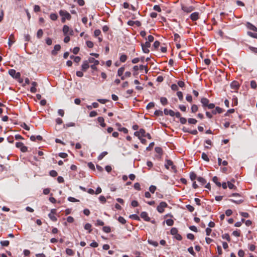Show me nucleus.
Listing matches in <instances>:
<instances>
[{
	"label": "nucleus",
	"mask_w": 257,
	"mask_h": 257,
	"mask_svg": "<svg viewBox=\"0 0 257 257\" xmlns=\"http://www.w3.org/2000/svg\"><path fill=\"white\" fill-rule=\"evenodd\" d=\"M60 16L62 17L61 22L64 23L66 20H70L71 19V16L70 14L66 10H61L59 12Z\"/></svg>",
	"instance_id": "1"
},
{
	"label": "nucleus",
	"mask_w": 257,
	"mask_h": 257,
	"mask_svg": "<svg viewBox=\"0 0 257 257\" xmlns=\"http://www.w3.org/2000/svg\"><path fill=\"white\" fill-rule=\"evenodd\" d=\"M165 166L167 169H169V167H171L172 170L174 172L177 171L176 166L173 165V162L170 160H167L166 161Z\"/></svg>",
	"instance_id": "2"
},
{
	"label": "nucleus",
	"mask_w": 257,
	"mask_h": 257,
	"mask_svg": "<svg viewBox=\"0 0 257 257\" xmlns=\"http://www.w3.org/2000/svg\"><path fill=\"white\" fill-rule=\"evenodd\" d=\"M171 89L174 91L177 92V96H183L181 90L179 88L176 84H173L171 86Z\"/></svg>",
	"instance_id": "3"
},
{
	"label": "nucleus",
	"mask_w": 257,
	"mask_h": 257,
	"mask_svg": "<svg viewBox=\"0 0 257 257\" xmlns=\"http://www.w3.org/2000/svg\"><path fill=\"white\" fill-rule=\"evenodd\" d=\"M168 206L167 204L164 201L160 202V204L157 206V210L159 213H163L164 209Z\"/></svg>",
	"instance_id": "4"
},
{
	"label": "nucleus",
	"mask_w": 257,
	"mask_h": 257,
	"mask_svg": "<svg viewBox=\"0 0 257 257\" xmlns=\"http://www.w3.org/2000/svg\"><path fill=\"white\" fill-rule=\"evenodd\" d=\"M8 73L10 76L16 79L17 78H20V77L21 76L20 73L16 72L15 69H10Z\"/></svg>",
	"instance_id": "5"
},
{
	"label": "nucleus",
	"mask_w": 257,
	"mask_h": 257,
	"mask_svg": "<svg viewBox=\"0 0 257 257\" xmlns=\"http://www.w3.org/2000/svg\"><path fill=\"white\" fill-rule=\"evenodd\" d=\"M142 50L145 53H149L150 50L149 48L151 46V44L149 43V42H146L145 44H141Z\"/></svg>",
	"instance_id": "6"
},
{
	"label": "nucleus",
	"mask_w": 257,
	"mask_h": 257,
	"mask_svg": "<svg viewBox=\"0 0 257 257\" xmlns=\"http://www.w3.org/2000/svg\"><path fill=\"white\" fill-rule=\"evenodd\" d=\"M63 33L65 35H73V31L72 29H70L67 25H64L63 27Z\"/></svg>",
	"instance_id": "7"
},
{
	"label": "nucleus",
	"mask_w": 257,
	"mask_h": 257,
	"mask_svg": "<svg viewBox=\"0 0 257 257\" xmlns=\"http://www.w3.org/2000/svg\"><path fill=\"white\" fill-rule=\"evenodd\" d=\"M182 10L186 13H189L195 10V8L192 6H184L182 5L181 7Z\"/></svg>",
	"instance_id": "8"
},
{
	"label": "nucleus",
	"mask_w": 257,
	"mask_h": 257,
	"mask_svg": "<svg viewBox=\"0 0 257 257\" xmlns=\"http://www.w3.org/2000/svg\"><path fill=\"white\" fill-rule=\"evenodd\" d=\"M239 83L236 81H233L230 84V87L232 91L236 92L239 87Z\"/></svg>",
	"instance_id": "9"
},
{
	"label": "nucleus",
	"mask_w": 257,
	"mask_h": 257,
	"mask_svg": "<svg viewBox=\"0 0 257 257\" xmlns=\"http://www.w3.org/2000/svg\"><path fill=\"white\" fill-rule=\"evenodd\" d=\"M146 134V131L143 128H141L139 131H137L134 133V135L137 137L138 138H140V137H144Z\"/></svg>",
	"instance_id": "10"
},
{
	"label": "nucleus",
	"mask_w": 257,
	"mask_h": 257,
	"mask_svg": "<svg viewBox=\"0 0 257 257\" xmlns=\"http://www.w3.org/2000/svg\"><path fill=\"white\" fill-rule=\"evenodd\" d=\"M190 18L193 21L197 20L199 19V13L194 12L192 13L190 16Z\"/></svg>",
	"instance_id": "11"
},
{
	"label": "nucleus",
	"mask_w": 257,
	"mask_h": 257,
	"mask_svg": "<svg viewBox=\"0 0 257 257\" xmlns=\"http://www.w3.org/2000/svg\"><path fill=\"white\" fill-rule=\"evenodd\" d=\"M15 36L14 35L12 34L9 38V41H8V45L10 47L11 46L15 43Z\"/></svg>",
	"instance_id": "12"
},
{
	"label": "nucleus",
	"mask_w": 257,
	"mask_h": 257,
	"mask_svg": "<svg viewBox=\"0 0 257 257\" xmlns=\"http://www.w3.org/2000/svg\"><path fill=\"white\" fill-rule=\"evenodd\" d=\"M61 49V46L59 44L55 45L54 49L52 51L51 53L53 55H56L57 52Z\"/></svg>",
	"instance_id": "13"
},
{
	"label": "nucleus",
	"mask_w": 257,
	"mask_h": 257,
	"mask_svg": "<svg viewBox=\"0 0 257 257\" xmlns=\"http://www.w3.org/2000/svg\"><path fill=\"white\" fill-rule=\"evenodd\" d=\"M141 217L146 221H150V218L148 216L147 212L144 211L141 213Z\"/></svg>",
	"instance_id": "14"
},
{
	"label": "nucleus",
	"mask_w": 257,
	"mask_h": 257,
	"mask_svg": "<svg viewBox=\"0 0 257 257\" xmlns=\"http://www.w3.org/2000/svg\"><path fill=\"white\" fill-rule=\"evenodd\" d=\"M89 67V63L87 61H85L83 62L81 66L82 70L83 71H86Z\"/></svg>",
	"instance_id": "15"
},
{
	"label": "nucleus",
	"mask_w": 257,
	"mask_h": 257,
	"mask_svg": "<svg viewBox=\"0 0 257 257\" xmlns=\"http://www.w3.org/2000/svg\"><path fill=\"white\" fill-rule=\"evenodd\" d=\"M164 113L165 115H169L171 116H175V112L171 109L165 108L164 110Z\"/></svg>",
	"instance_id": "16"
},
{
	"label": "nucleus",
	"mask_w": 257,
	"mask_h": 257,
	"mask_svg": "<svg viewBox=\"0 0 257 257\" xmlns=\"http://www.w3.org/2000/svg\"><path fill=\"white\" fill-rule=\"evenodd\" d=\"M31 98H32L33 97H30ZM34 99V100L36 102H37L39 100H40V103L42 106H44L46 104V100L45 99H42L40 100V98L41 97H33Z\"/></svg>",
	"instance_id": "17"
},
{
	"label": "nucleus",
	"mask_w": 257,
	"mask_h": 257,
	"mask_svg": "<svg viewBox=\"0 0 257 257\" xmlns=\"http://www.w3.org/2000/svg\"><path fill=\"white\" fill-rule=\"evenodd\" d=\"M223 111H224V110L222 108H221L218 106H217L215 107V109H214L212 111V113L213 114H216L217 113H221L223 112Z\"/></svg>",
	"instance_id": "18"
},
{
	"label": "nucleus",
	"mask_w": 257,
	"mask_h": 257,
	"mask_svg": "<svg viewBox=\"0 0 257 257\" xmlns=\"http://www.w3.org/2000/svg\"><path fill=\"white\" fill-rule=\"evenodd\" d=\"M37 86V83L36 82H33L32 83V87L30 88V91L32 93H35L37 91L36 87Z\"/></svg>",
	"instance_id": "19"
},
{
	"label": "nucleus",
	"mask_w": 257,
	"mask_h": 257,
	"mask_svg": "<svg viewBox=\"0 0 257 257\" xmlns=\"http://www.w3.org/2000/svg\"><path fill=\"white\" fill-rule=\"evenodd\" d=\"M246 26L248 29H249L250 30L257 32V28L252 24H251L250 23H247L246 24Z\"/></svg>",
	"instance_id": "20"
},
{
	"label": "nucleus",
	"mask_w": 257,
	"mask_h": 257,
	"mask_svg": "<svg viewBox=\"0 0 257 257\" xmlns=\"http://www.w3.org/2000/svg\"><path fill=\"white\" fill-rule=\"evenodd\" d=\"M97 120L98 122L100 123V125L102 127H105L106 125V124L104 123V118L102 117H98L97 118Z\"/></svg>",
	"instance_id": "21"
},
{
	"label": "nucleus",
	"mask_w": 257,
	"mask_h": 257,
	"mask_svg": "<svg viewBox=\"0 0 257 257\" xmlns=\"http://www.w3.org/2000/svg\"><path fill=\"white\" fill-rule=\"evenodd\" d=\"M125 70V68L124 66L119 68L117 71V75L118 76L121 77L123 76V73H124Z\"/></svg>",
	"instance_id": "22"
},
{
	"label": "nucleus",
	"mask_w": 257,
	"mask_h": 257,
	"mask_svg": "<svg viewBox=\"0 0 257 257\" xmlns=\"http://www.w3.org/2000/svg\"><path fill=\"white\" fill-rule=\"evenodd\" d=\"M87 61L88 62V63H93V64H95V65L99 64V61L97 60H95L94 58H93L92 57H90L88 59V60Z\"/></svg>",
	"instance_id": "23"
},
{
	"label": "nucleus",
	"mask_w": 257,
	"mask_h": 257,
	"mask_svg": "<svg viewBox=\"0 0 257 257\" xmlns=\"http://www.w3.org/2000/svg\"><path fill=\"white\" fill-rule=\"evenodd\" d=\"M179 87V88L180 89V90H183V87L185 86V83L184 81H178L177 82V84H176Z\"/></svg>",
	"instance_id": "24"
},
{
	"label": "nucleus",
	"mask_w": 257,
	"mask_h": 257,
	"mask_svg": "<svg viewBox=\"0 0 257 257\" xmlns=\"http://www.w3.org/2000/svg\"><path fill=\"white\" fill-rule=\"evenodd\" d=\"M201 102L202 103L203 106H207L209 103V100L207 99L206 97H203L201 99Z\"/></svg>",
	"instance_id": "25"
},
{
	"label": "nucleus",
	"mask_w": 257,
	"mask_h": 257,
	"mask_svg": "<svg viewBox=\"0 0 257 257\" xmlns=\"http://www.w3.org/2000/svg\"><path fill=\"white\" fill-rule=\"evenodd\" d=\"M212 181L218 187H220L221 186V183L218 181V178L216 176L213 177Z\"/></svg>",
	"instance_id": "26"
},
{
	"label": "nucleus",
	"mask_w": 257,
	"mask_h": 257,
	"mask_svg": "<svg viewBox=\"0 0 257 257\" xmlns=\"http://www.w3.org/2000/svg\"><path fill=\"white\" fill-rule=\"evenodd\" d=\"M91 224L89 223H86L85 225H84V228L86 230H88V232L89 233L91 232L92 229H91Z\"/></svg>",
	"instance_id": "27"
},
{
	"label": "nucleus",
	"mask_w": 257,
	"mask_h": 257,
	"mask_svg": "<svg viewBox=\"0 0 257 257\" xmlns=\"http://www.w3.org/2000/svg\"><path fill=\"white\" fill-rule=\"evenodd\" d=\"M127 56L125 54H122L119 58L120 61L121 62H125L127 60Z\"/></svg>",
	"instance_id": "28"
},
{
	"label": "nucleus",
	"mask_w": 257,
	"mask_h": 257,
	"mask_svg": "<svg viewBox=\"0 0 257 257\" xmlns=\"http://www.w3.org/2000/svg\"><path fill=\"white\" fill-rule=\"evenodd\" d=\"M197 181L200 183V184L203 185H204V184L206 183V180L202 177H199L197 178Z\"/></svg>",
	"instance_id": "29"
},
{
	"label": "nucleus",
	"mask_w": 257,
	"mask_h": 257,
	"mask_svg": "<svg viewBox=\"0 0 257 257\" xmlns=\"http://www.w3.org/2000/svg\"><path fill=\"white\" fill-rule=\"evenodd\" d=\"M43 35V31L42 29H39L37 33V37L38 39H41Z\"/></svg>",
	"instance_id": "30"
},
{
	"label": "nucleus",
	"mask_w": 257,
	"mask_h": 257,
	"mask_svg": "<svg viewBox=\"0 0 257 257\" xmlns=\"http://www.w3.org/2000/svg\"><path fill=\"white\" fill-rule=\"evenodd\" d=\"M221 236L223 239H226L228 241H230V237L229 234L225 233V234H222Z\"/></svg>",
	"instance_id": "31"
},
{
	"label": "nucleus",
	"mask_w": 257,
	"mask_h": 257,
	"mask_svg": "<svg viewBox=\"0 0 257 257\" xmlns=\"http://www.w3.org/2000/svg\"><path fill=\"white\" fill-rule=\"evenodd\" d=\"M131 76V73L129 71H126L124 73V75L121 76V79L122 80H124L126 78L130 77Z\"/></svg>",
	"instance_id": "32"
},
{
	"label": "nucleus",
	"mask_w": 257,
	"mask_h": 257,
	"mask_svg": "<svg viewBox=\"0 0 257 257\" xmlns=\"http://www.w3.org/2000/svg\"><path fill=\"white\" fill-rule=\"evenodd\" d=\"M71 59H74V61L76 63H78L81 60V58L79 56H70Z\"/></svg>",
	"instance_id": "33"
},
{
	"label": "nucleus",
	"mask_w": 257,
	"mask_h": 257,
	"mask_svg": "<svg viewBox=\"0 0 257 257\" xmlns=\"http://www.w3.org/2000/svg\"><path fill=\"white\" fill-rule=\"evenodd\" d=\"M66 253L67 254L70 256H72L74 254L73 250L70 248H67L66 249Z\"/></svg>",
	"instance_id": "34"
},
{
	"label": "nucleus",
	"mask_w": 257,
	"mask_h": 257,
	"mask_svg": "<svg viewBox=\"0 0 257 257\" xmlns=\"http://www.w3.org/2000/svg\"><path fill=\"white\" fill-rule=\"evenodd\" d=\"M190 178L192 181H194L197 178L196 174L194 172H191L190 173Z\"/></svg>",
	"instance_id": "35"
},
{
	"label": "nucleus",
	"mask_w": 257,
	"mask_h": 257,
	"mask_svg": "<svg viewBox=\"0 0 257 257\" xmlns=\"http://www.w3.org/2000/svg\"><path fill=\"white\" fill-rule=\"evenodd\" d=\"M201 158L202 159L205 161H207V162H209V159L207 156V155L205 153H203L201 155Z\"/></svg>",
	"instance_id": "36"
},
{
	"label": "nucleus",
	"mask_w": 257,
	"mask_h": 257,
	"mask_svg": "<svg viewBox=\"0 0 257 257\" xmlns=\"http://www.w3.org/2000/svg\"><path fill=\"white\" fill-rule=\"evenodd\" d=\"M50 19L53 21H56L58 18V16L56 14L53 13L51 14L50 16Z\"/></svg>",
	"instance_id": "37"
},
{
	"label": "nucleus",
	"mask_w": 257,
	"mask_h": 257,
	"mask_svg": "<svg viewBox=\"0 0 257 257\" xmlns=\"http://www.w3.org/2000/svg\"><path fill=\"white\" fill-rule=\"evenodd\" d=\"M107 154V152H102L98 157V159L99 160H101L102 159V158Z\"/></svg>",
	"instance_id": "38"
},
{
	"label": "nucleus",
	"mask_w": 257,
	"mask_h": 257,
	"mask_svg": "<svg viewBox=\"0 0 257 257\" xmlns=\"http://www.w3.org/2000/svg\"><path fill=\"white\" fill-rule=\"evenodd\" d=\"M148 242L150 244L153 245L154 246H157L158 245V243L157 241L148 239Z\"/></svg>",
	"instance_id": "39"
},
{
	"label": "nucleus",
	"mask_w": 257,
	"mask_h": 257,
	"mask_svg": "<svg viewBox=\"0 0 257 257\" xmlns=\"http://www.w3.org/2000/svg\"><path fill=\"white\" fill-rule=\"evenodd\" d=\"M154 114L156 116H163V112L160 110H156L154 112Z\"/></svg>",
	"instance_id": "40"
},
{
	"label": "nucleus",
	"mask_w": 257,
	"mask_h": 257,
	"mask_svg": "<svg viewBox=\"0 0 257 257\" xmlns=\"http://www.w3.org/2000/svg\"><path fill=\"white\" fill-rule=\"evenodd\" d=\"M48 216H49V217L50 218V219L51 220H52L53 221H57V219L56 217L54 215V214L49 213Z\"/></svg>",
	"instance_id": "41"
},
{
	"label": "nucleus",
	"mask_w": 257,
	"mask_h": 257,
	"mask_svg": "<svg viewBox=\"0 0 257 257\" xmlns=\"http://www.w3.org/2000/svg\"><path fill=\"white\" fill-rule=\"evenodd\" d=\"M250 86L253 89H255L257 87V83L255 81L251 80L250 82Z\"/></svg>",
	"instance_id": "42"
},
{
	"label": "nucleus",
	"mask_w": 257,
	"mask_h": 257,
	"mask_svg": "<svg viewBox=\"0 0 257 257\" xmlns=\"http://www.w3.org/2000/svg\"><path fill=\"white\" fill-rule=\"evenodd\" d=\"M118 221L121 224H124L126 222L125 219L122 216H119L118 218Z\"/></svg>",
	"instance_id": "43"
},
{
	"label": "nucleus",
	"mask_w": 257,
	"mask_h": 257,
	"mask_svg": "<svg viewBox=\"0 0 257 257\" xmlns=\"http://www.w3.org/2000/svg\"><path fill=\"white\" fill-rule=\"evenodd\" d=\"M139 69L141 70L145 69V73H148V69L147 66H144L143 65H140V66H139Z\"/></svg>",
	"instance_id": "44"
},
{
	"label": "nucleus",
	"mask_w": 257,
	"mask_h": 257,
	"mask_svg": "<svg viewBox=\"0 0 257 257\" xmlns=\"http://www.w3.org/2000/svg\"><path fill=\"white\" fill-rule=\"evenodd\" d=\"M102 230L106 233H109L111 231V228L109 226H104Z\"/></svg>",
	"instance_id": "45"
},
{
	"label": "nucleus",
	"mask_w": 257,
	"mask_h": 257,
	"mask_svg": "<svg viewBox=\"0 0 257 257\" xmlns=\"http://www.w3.org/2000/svg\"><path fill=\"white\" fill-rule=\"evenodd\" d=\"M227 186L230 189H235L236 187L230 182H227Z\"/></svg>",
	"instance_id": "46"
},
{
	"label": "nucleus",
	"mask_w": 257,
	"mask_h": 257,
	"mask_svg": "<svg viewBox=\"0 0 257 257\" xmlns=\"http://www.w3.org/2000/svg\"><path fill=\"white\" fill-rule=\"evenodd\" d=\"M166 222L168 226H172L174 224V221L171 219L166 220Z\"/></svg>",
	"instance_id": "47"
},
{
	"label": "nucleus",
	"mask_w": 257,
	"mask_h": 257,
	"mask_svg": "<svg viewBox=\"0 0 257 257\" xmlns=\"http://www.w3.org/2000/svg\"><path fill=\"white\" fill-rule=\"evenodd\" d=\"M161 102L163 105H166L167 104L166 97H161Z\"/></svg>",
	"instance_id": "48"
},
{
	"label": "nucleus",
	"mask_w": 257,
	"mask_h": 257,
	"mask_svg": "<svg viewBox=\"0 0 257 257\" xmlns=\"http://www.w3.org/2000/svg\"><path fill=\"white\" fill-rule=\"evenodd\" d=\"M1 244L4 246H7L9 244V241L8 240H3L1 241Z\"/></svg>",
	"instance_id": "49"
},
{
	"label": "nucleus",
	"mask_w": 257,
	"mask_h": 257,
	"mask_svg": "<svg viewBox=\"0 0 257 257\" xmlns=\"http://www.w3.org/2000/svg\"><path fill=\"white\" fill-rule=\"evenodd\" d=\"M186 207L188 209V210L191 212H193L194 210V208L191 205H187L186 206Z\"/></svg>",
	"instance_id": "50"
},
{
	"label": "nucleus",
	"mask_w": 257,
	"mask_h": 257,
	"mask_svg": "<svg viewBox=\"0 0 257 257\" xmlns=\"http://www.w3.org/2000/svg\"><path fill=\"white\" fill-rule=\"evenodd\" d=\"M171 233L172 235H176L178 233V230L176 228L173 227L171 229Z\"/></svg>",
	"instance_id": "51"
},
{
	"label": "nucleus",
	"mask_w": 257,
	"mask_h": 257,
	"mask_svg": "<svg viewBox=\"0 0 257 257\" xmlns=\"http://www.w3.org/2000/svg\"><path fill=\"white\" fill-rule=\"evenodd\" d=\"M156 190V187L155 186L151 185L149 187V190L152 193H154Z\"/></svg>",
	"instance_id": "52"
},
{
	"label": "nucleus",
	"mask_w": 257,
	"mask_h": 257,
	"mask_svg": "<svg viewBox=\"0 0 257 257\" xmlns=\"http://www.w3.org/2000/svg\"><path fill=\"white\" fill-rule=\"evenodd\" d=\"M198 110V107L196 105L193 104L191 107V111L192 112H195Z\"/></svg>",
	"instance_id": "53"
},
{
	"label": "nucleus",
	"mask_w": 257,
	"mask_h": 257,
	"mask_svg": "<svg viewBox=\"0 0 257 257\" xmlns=\"http://www.w3.org/2000/svg\"><path fill=\"white\" fill-rule=\"evenodd\" d=\"M46 43L49 46L51 45L52 44V40L50 38H47L46 39Z\"/></svg>",
	"instance_id": "54"
},
{
	"label": "nucleus",
	"mask_w": 257,
	"mask_h": 257,
	"mask_svg": "<svg viewBox=\"0 0 257 257\" xmlns=\"http://www.w3.org/2000/svg\"><path fill=\"white\" fill-rule=\"evenodd\" d=\"M99 200L102 203H105L106 202V198L103 196H100L99 197Z\"/></svg>",
	"instance_id": "55"
},
{
	"label": "nucleus",
	"mask_w": 257,
	"mask_h": 257,
	"mask_svg": "<svg viewBox=\"0 0 257 257\" xmlns=\"http://www.w3.org/2000/svg\"><path fill=\"white\" fill-rule=\"evenodd\" d=\"M74 126H75V123L72 122L66 123L64 125V127H68Z\"/></svg>",
	"instance_id": "56"
},
{
	"label": "nucleus",
	"mask_w": 257,
	"mask_h": 257,
	"mask_svg": "<svg viewBox=\"0 0 257 257\" xmlns=\"http://www.w3.org/2000/svg\"><path fill=\"white\" fill-rule=\"evenodd\" d=\"M130 217L131 218H132V219H135V220H140V217L136 214H132V215H131L130 216Z\"/></svg>",
	"instance_id": "57"
},
{
	"label": "nucleus",
	"mask_w": 257,
	"mask_h": 257,
	"mask_svg": "<svg viewBox=\"0 0 257 257\" xmlns=\"http://www.w3.org/2000/svg\"><path fill=\"white\" fill-rule=\"evenodd\" d=\"M86 45H87V46L90 48H92L93 47V43L92 42H91L90 41H87L86 42Z\"/></svg>",
	"instance_id": "58"
},
{
	"label": "nucleus",
	"mask_w": 257,
	"mask_h": 257,
	"mask_svg": "<svg viewBox=\"0 0 257 257\" xmlns=\"http://www.w3.org/2000/svg\"><path fill=\"white\" fill-rule=\"evenodd\" d=\"M188 122L190 124H195L197 122V120L194 118H189Z\"/></svg>",
	"instance_id": "59"
},
{
	"label": "nucleus",
	"mask_w": 257,
	"mask_h": 257,
	"mask_svg": "<svg viewBox=\"0 0 257 257\" xmlns=\"http://www.w3.org/2000/svg\"><path fill=\"white\" fill-rule=\"evenodd\" d=\"M68 200L70 201V202H77V201H79L78 200L76 199V198H74V197H69L68 198Z\"/></svg>",
	"instance_id": "60"
},
{
	"label": "nucleus",
	"mask_w": 257,
	"mask_h": 257,
	"mask_svg": "<svg viewBox=\"0 0 257 257\" xmlns=\"http://www.w3.org/2000/svg\"><path fill=\"white\" fill-rule=\"evenodd\" d=\"M153 9L158 12H160L161 11V9L159 5H155L153 7Z\"/></svg>",
	"instance_id": "61"
},
{
	"label": "nucleus",
	"mask_w": 257,
	"mask_h": 257,
	"mask_svg": "<svg viewBox=\"0 0 257 257\" xmlns=\"http://www.w3.org/2000/svg\"><path fill=\"white\" fill-rule=\"evenodd\" d=\"M247 34L251 37L257 39V33H252V32H248Z\"/></svg>",
	"instance_id": "62"
},
{
	"label": "nucleus",
	"mask_w": 257,
	"mask_h": 257,
	"mask_svg": "<svg viewBox=\"0 0 257 257\" xmlns=\"http://www.w3.org/2000/svg\"><path fill=\"white\" fill-rule=\"evenodd\" d=\"M249 50L254 53H257V48L253 47L252 46L249 47Z\"/></svg>",
	"instance_id": "63"
},
{
	"label": "nucleus",
	"mask_w": 257,
	"mask_h": 257,
	"mask_svg": "<svg viewBox=\"0 0 257 257\" xmlns=\"http://www.w3.org/2000/svg\"><path fill=\"white\" fill-rule=\"evenodd\" d=\"M160 42L158 41H156L153 44V46L155 49H158L160 46Z\"/></svg>",
	"instance_id": "64"
}]
</instances>
